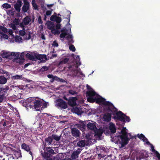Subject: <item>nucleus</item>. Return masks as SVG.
Segmentation results:
<instances>
[{
  "instance_id": "13d9d810",
  "label": "nucleus",
  "mask_w": 160,
  "mask_h": 160,
  "mask_svg": "<svg viewBox=\"0 0 160 160\" xmlns=\"http://www.w3.org/2000/svg\"><path fill=\"white\" fill-rule=\"evenodd\" d=\"M64 160H71V159L68 158H66L65 159H64Z\"/></svg>"
},
{
  "instance_id": "72a5a7b5",
  "label": "nucleus",
  "mask_w": 160,
  "mask_h": 160,
  "mask_svg": "<svg viewBox=\"0 0 160 160\" xmlns=\"http://www.w3.org/2000/svg\"><path fill=\"white\" fill-rule=\"evenodd\" d=\"M7 82V79L4 77L1 76L0 77V83L4 84Z\"/></svg>"
},
{
  "instance_id": "0eeeda50",
  "label": "nucleus",
  "mask_w": 160,
  "mask_h": 160,
  "mask_svg": "<svg viewBox=\"0 0 160 160\" xmlns=\"http://www.w3.org/2000/svg\"><path fill=\"white\" fill-rule=\"evenodd\" d=\"M110 106L115 111V113H116V116L114 117L115 119H117L121 121L125 122H129L130 121V119L129 117L123 114L121 111L118 112L116 108H115L113 106L111 105Z\"/></svg>"
},
{
  "instance_id": "9b49d317",
  "label": "nucleus",
  "mask_w": 160,
  "mask_h": 160,
  "mask_svg": "<svg viewBox=\"0 0 160 160\" xmlns=\"http://www.w3.org/2000/svg\"><path fill=\"white\" fill-rule=\"evenodd\" d=\"M87 141L84 140H81L79 141L77 144L78 146L80 147H82L85 146V145L91 144L92 141L94 140L92 138V135L88 134L86 136Z\"/></svg>"
},
{
  "instance_id": "aec40b11",
  "label": "nucleus",
  "mask_w": 160,
  "mask_h": 160,
  "mask_svg": "<svg viewBox=\"0 0 160 160\" xmlns=\"http://www.w3.org/2000/svg\"><path fill=\"white\" fill-rule=\"evenodd\" d=\"M81 149H78L76 151L73 152L72 155V159H75L78 158V155L81 152Z\"/></svg>"
},
{
  "instance_id": "cd10ccee",
  "label": "nucleus",
  "mask_w": 160,
  "mask_h": 160,
  "mask_svg": "<svg viewBox=\"0 0 160 160\" xmlns=\"http://www.w3.org/2000/svg\"><path fill=\"white\" fill-rule=\"evenodd\" d=\"M22 5V2L20 1H18L14 5V8L15 10H20V7Z\"/></svg>"
},
{
  "instance_id": "79ce46f5",
  "label": "nucleus",
  "mask_w": 160,
  "mask_h": 160,
  "mask_svg": "<svg viewBox=\"0 0 160 160\" xmlns=\"http://www.w3.org/2000/svg\"><path fill=\"white\" fill-rule=\"evenodd\" d=\"M43 156L45 158H46L47 160H50L49 157H50V154L48 153L45 152L43 154Z\"/></svg>"
},
{
  "instance_id": "58836bf2",
  "label": "nucleus",
  "mask_w": 160,
  "mask_h": 160,
  "mask_svg": "<svg viewBox=\"0 0 160 160\" xmlns=\"http://www.w3.org/2000/svg\"><path fill=\"white\" fill-rule=\"evenodd\" d=\"M24 60L18 57L14 60V62L19 63H22Z\"/></svg>"
},
{
  "instance_id": "6e6552de",
  "label": "nucleus",
  "mask_w": 160,
  "mask_h": 160,
  "mask_svg": "<svg viewBox=\"0 0 160 160\" xmlns=\"http://www.w3.org/2000/svg\"><path fill=\"white\" fill-rule=\"evenodd\" d=\"M46 25L47 28L50 30L52 33L55 34H58L60 33V32L58 29L60 28L61 25L60 24H58L55 26L52 22L48 21H47Z\"/></svg>"
},
{
  "instance_id": "5701e85b",
  "label": "nucleus",
  "mask_w": 160,
  "mask_h": 160,
  "mask_svg": "<svg viewBox=\"0 0 160 160\" xmlns=\"http://www.w3.org/2000/svg\"><path fill=\"white\" fill-rule=\"evenodd\" d=\"M22 148L23 149L27 152H29V153L31 155H32V152L31 151H30V148L29 146L26 144L24 143L22 144Z\"/></svg>"
},
{
  "instance_id": "f3484780",
  "label": "nucleus",
  "mask_w": 160,
  "mask_h": 160,
  "mask_svg": "<svg viewBox=\"0 0 160 160\" xmlns=\"http://www.w3.org/2000/svg\"><path fill=\"white\" fill-rule=\"evenodd\" d=\"M31 21L30 18L28 17H26L23 19L22 22L20 23L19 26L21 28H24V25L29 24Z\"/></svg>"
},
{
  "instance_id": "c03bdc74",
  "label": "nucleus",
  "mask_w": 160,
  "mask_h": 160,
  "mask_svg": "<svg viewBox=\"0 0 160 160\" xmlns=\"http://www.w3.org/2000/svg\"><path fill=\"white\" fill-rule=\"evenodd\" d=\"M5 98L6 96L4 95V94L0 95V102H2Z\"/></svg>"
},
{
  "instance_id": "e2e57ef3",
  "label": "nucleus",
  "mask_w": 160,
  "mask_h": 160,
  "mask_svg": "<svg viewBox=\"0 0 160 160\" xmlns=\"http://www.w3.org/2000/svg\"><path fill=\"white\" fill-rule=\"evenodd\" d=\"M41 27L42 28H43V27L42 26H41Z\"/></svg>"
},
{
  "instance_id": "4468645a",
  "label": "nucleus",
  "mask_w": 160,
  "mask_h": 160,
  "mask_svg": "<svg viewBox=\"0 0 160 160\" xmlns=\"http://www.w3.org/2000/svg\"><path fill=\"white\" fill-rule=\"evenodd\" d=\"M55 106L58 108L65 109L67 108L66 102L61 99H58L55 102Z\"/></svg>"
},
{
  "instance_id": "3c124183",
  "label": "nucleus",
  "mask_w": 160,
  "mask_h": 160,
  "mask_svg": "<svg viewBox=\"0 0 160 160\" xmlns=\"http://www.w3.org/2000/svg\"><path fill=\"white\" fill-rule=\"evenodd\" d=\"M51 14V11H47L46 12V15L47 16H50Z\"/></svg>"
},
{
  "instance_id": "f8f14e48",
  "label": "nucleus",
  "mask_w": 160,
  "mask_h": 160,
  "mask_svg": "<svg viewBox=\"0 0 160 160\" xmlns=\"http://www.w3.org/2000/svg\"><path fill=\"white\" fill-rule=\"evenodd\" d=\"M8 32L10 34V37H11V38H9V40L11 42H13L15 41L16 42H21L22 41V39L19 36H16L15 37V36L12 34L13 32L11 30H9L8 31Z\"/></svg>"
},
{
  "instance_id": "bf43d9fd",
  "label": "nucleus",
  "mask_w": 160,
  "mask_h": 160,
  "mask_svg": "<svg viewBox=\"0 0 160 160\" xmlns=\"http://www.w3.org/2000/svg\"><path fill=\"white\" fill-rule=\"evenodd\" d=\"M28 66V64H26L25 65V67H27Z\"/></svg>"
},
{
  "instance_id": "c9c22d12",
  "label": "nucleus",
  "mask_w": 160,
  "mask_h": 160,
  "mask_svg": "<svg viewBox=\"0 0 160 160\" xmlns=\"http://www.w3.org/2000/svg\"><path fill=\"white\" fill-rule=\"evenodd\" d=\"M32 5L33 7V9L35 10L37 9L38 10V6L35 2V0H32Z\"/></svg>"
},
{
  "instance_id": "4c0bfd02",
  "label": "nucleus",
  "mask_w": 160,
  "mask_h": 160,
  "mask_svg": "<svg viewBox=\"0 0 160 160\" xmlns=\"http://www.w3.org/2000/svg\"><path fill=\"white\" fill-rule=\"evenodd\" d=\"M46 151L48 152L50 154H55L54 151L50 148H47Z\"/></svg>"
},
{
  "instance_id": "c756f323",
  "label": "nucleus",
  "mask_w": 160,
  "mask_h": 160,
  "mask_svg": "<svg viewBox=\"0 0 160 160\" xmlns=\"http://www.w3.org/2000/svg\"><path fill=\"white\" fill-rule=\"evenodd\" d=\"M30 4L29 3L26 1L24 2V5L22 8V10H28L29 9Z\"/></svg>"
},
{
  "instance_id": "1a4fd4ad",
  "label": "nucleus",
  "mask_w": 160,
  "mask_h": 160,
  "mask_svg": "<svg viewBox=\"0 0 160 160\" xmlns=\"http://www.w3.org/2000/svg\"><path fill=\"white\" fill-rule=\"evenodd\" d=\"M61 32L60 35L61 38H65L67 39L69 42L71 43L73 42L72 37L70 34V28L68 30H67L66 28H64L62 30Z\"/></svg>"
},
{
  "instance_id": "052dcab7",
  "label": "nucleus",
  "mask_w": 160,
  "mask_h": 160,
  "mask_svg": "<svg viewBox=\"0 0 160 160\" xmlns=\"http://www.w3.org/2000/svg\"><path fill=\"white\" fill-rule=\"evenodd\" d=\"M64 99H66V100H67V99H66V98L65 97H64Z\"/></svg>"
},
{
  "instance_id": "f257e3e1",
  "label": "nucleus",
  "mask_w": 160,
  "mask_h": 160,
  "mask_svg": "<svg viewBox=\"0 0 160 160\" xmlns=\"http://www.w3.org/2000/svg\"><path fill=\"white\" fill-rule=\"evenodd\" d=\"M48 103L44 102L42 99L38 98H29L26 100H24L22 103L23 106L30 108L35 109L36 111L40 110V108L42 106V108H46Z\"/></svg>"
},
{
  "instance_id": "c85d7f7f",
  "label": "nucleus",
  "mask_w": 160,
  "mask_h": 160,
  "mask_svg": "<svg viewBox=\"0 0 160 160\" xmlns=\"http://www.w3.org/2000/svg\"><path fill=\"white\" fill-rule=\"evenodd\" d=\"M115 126L114 124L112 122L109 123V128L111 132L112 133H114L116 132Z\"/></svg>"
},
{
  "instance_id": "e433bc0d",
  "label": "nucleus",
  "mask_w": 160,
  "mask_h": 160,
  "mask_svg": "<svg viewBox=\"0 0 160 160\" xmlns=\"http://www.w3.org/2000/svg\"><path fill=\"white\" fill-rule=\"evenodd\" d=\"M22 78V75H16L14 76H12L11 77V78L12 79H19L21 78Z\"/></svg>"
},
{
  "instance_id": "7c9ffc66",
  "label": "nucleus",
  "mask_w": 160,
  "mask_h": 160,
  "mask_svg": "<svg viewBox=\"0 0 160 160\" xmlns=\"http://www.w3.org/2000/svg\"><path fill=\"white\" fill-rule=\"evenodd\" d=\"M29 86H30V85H21L19 86H15V87L16 88H18L20 89H26L27 88H29L30 87H29Z\"/></svg>"
},
{
  "instance_id": "ddd939ff",
  "label": "nucleus",
  "mask_w": 160,
  "mask_h": 160,
  "mask_svg": "<svg viewBox=\"0 0 160 160\" xmlns=\"http://www.w3.org/2000/svg\"><path fill=\"white\" fill-rule=\"evenodd\" d=\"M8 32L7 29L5 27L0 26V39L1 40L3 39H8V37L5 33Z\"/></svg>"
},
{
  "instance_id": "2f4dec72",
  "label": "nucleus",
  "mask_w": 160,
  "mask_h": 160,
  "mask_svg": "<svg viewBox=\"0 0 160 160\" xmlns=\"http://www.w3.org/2000/svg\"><path fill=\"white\" fill-rule=\"evenodd\" d=\"M48 77L50 78H52L54 80H55L57 81H60L61 82H63L62 79H60V78H58L56 77H54L53 75L51 74H49L48 75Z\"/></svg>"
},
{
  "instance_id": "f03ea898",
  "label": "nucleus",
  "mask_w": 160,
  "mask_h": 160,
  "mask_svg": "<svg viewBox=\"0 0 160 160\" xmlns=\"http://www.w3.org/2000/svg\"><path fill=\"white\" fill-rule=\"evenodd\" d=\"M128 131L126 128H123L120 132V135L115 136L113 138L114 142L117 143L120 148L124 147L128 142L129 139Z\"/></svg>"
},
{
  "instance_id": "a211bd4d",
  "label": "nucleus",
  "mask_w": 160,
  "mask_h": 160,
  "mask_svg": "<svg viewBox=\"0 0 160 160\" xmlns=\"http://www.w3.org/2000/svg\"><path fill=\"white\" fill-rule=\"evenodd\" d=\"M11 52L7 51H2L1 53V55L3 58H7L9 59H11Z\"/></svg>"
},
{
  "instance_id": "4be33fe9",
  "label": "nucleus",
  "mask_w": 160,
  "mask_h": 160,
  "mask_svg": "<svg viewBox=\"0 0 160 160\" xmlns=\"http://www.w3.org/2000/svg\"><path fill=\"white\" fill-rule=\"evenodd\" d=\"M77 98L75 97H72L68 100V104L71 106H74L76 105Z\"/></svg>"
},
{
  "instance_id": "393cba45",
  "label": "nucleus",
  "mask_w": 160,
  "mask_h": 160,
  "mask_svg": "<svg viewBox=\"0 0 160 160\" xmlns=\"http://www.w3.org/2000/svg\"><path fill=\"white\" fill-rule=\"evenodd\" d=\"M9 89V87L7 86H5L4 88H1L0 89L1 93L2 94H4L5 96V94L8 91Z\"/></svg>"
},
{
  "instance_id": "de8ad7c7",
  "label": "nucleus",
  "mask_w": 160,
  "mask_h": 160,
  "mask_svg": "<svg viewBox=\"0 0 160 160\" xmlns=\"http://www.w3.org/2000/svg\"><path fill=\"white\" fill-rule=\"evenodd\" d=\"M52 45L54 47H57L58 46V42L55 41L53 42Z\"/></svg>"
},
{
  "instance_id": "423d86ee",
  "label": "nucleus",
  "mask_w": 160,
  "mask_h": 160,
  "mask_svg": "<svg viewBox=\"0 0 160 160\" xmlns=\"http://www.w3.org/2000/svg\"><path fill=\"white\" fill-rule=\"evenodd\" d=\"M87 127L88 128L94 131L95 132L94 136L97 135L98 136L100 137L102 135L103 132L105 131L104 128L103 130L102 128H100L97 130L95 122L92 121L89 122L87 123Z\"/></svg>"
},
{
  "instance_id": "a18cd8bd",
  "label": "nucleus",
  "mask_w": 160,
  "mask_h": 160,
  "mask_svg": "<svg viewBox=\"0 0 160 160\" xmlns=\"http://www.w3.org/2000/svg\"><path fill=\"white\" fill-rule=\"evenodd\" d=\"M68 59L67 58H66L63 60L61 61L60 62L59 64L61 65L62 64H65L67 62H68Z\"/></svg>"
},
{
  "instance_id": "338daca9",
  "label": "nucleus",
  "mask_w": 160,
  "mask_h": 160,
  "mask_svg": "<svg viewBox=\"0 0 160 160\" xmlns=\"http://www.w3.org/2000/svg\"><path fill=\"white\" fill-rule=\"evenodd\" d=\"M88 121H87V122H86V123H88Z\"/></svg>"
},
{
  "instance_id": "f704fd0d",
  "label": "nucleus",
  "mask_w": 160,
  "mask_h": 160,
  "mask_svg": "<svg viewBox=\"0 0 160 160\" xmlns=\"http://www.w3.org/2000/svg\"><path fill=\"white\" fill-rule=\"evenodd\" d=\"M46 142L48 144L50 145L52 144V142L53 139L52 137H49L48 138L46 139Z\"/></svg>"
},
{
  "instance_id": "a878e982",
  "label": "nucleus",
  "mask_w": 160,
  "mask_h": 160,
  "mask_svg": "<svg viewBox=\"0 0 160 160\" xmlns=\"http://www.w3.org/2000/svg\"><path fill=\"white\" fill-rule=\"evenodd\" d=\"M12 54L11 55V59H14V60L19 57L20 55V53L11 52Z\"/></svg>"
},
{
  "instance_id": "dca6fc26",
  "label": "nucleus",
  "mask_w": 160,
  "mask_h": 160,
  "mask_svg": "<svg viewBox=\"0 0 160 160\" xmlns=\"http://www.w3.org/2000/svg\"><path fill=\"white\" fill-rule=\"evenodd\" d=\"M19 21L18 19L15 18L14 19L13 22L12 23H11L10 25V27L12 28L15 31V32H17L18 31L17 28L18 27H16L17 26L19 25Z\"/></svg>"
},
{
  "instance_id": "09e8293b",
  "label": "nucleus",
  "mask_w": 160,
  "mask_h": 160,
  "mask_svg": "<svg viewBox=\"0 0 160 160\" xmlns=\"http://www.w3.org/2000/svg\"><path fill=\"white\" fill-rule=\"evenodd\" d=\"M69 92L70 94L72 95H74L77 94V92L75 91L72 90H69Z\"/></svg>"
},
{
  "instance_id": "49530a36",
  "label": "nucleus",
  "mask_w": 160,
  "mask_h": 160,
  "mask_svg": "<svg viewBox=\"0 0 160 160\" xmlns=\"http://www.w3.org/2000/svg\"><path fill=\"white\" fill-rule=\"evenodd\" d=\"M69 49L73 52H74L75 50V48L73 45H70L69 47Z\"/></svg>"
},
{
  "instance_id": "6e6d98bb",
  "label": "nucleus",
  "mask_w": 160,
  "mask_h": 160,
  "mask_svg": "<svg viewBox=\"0 0 160 160\" xmlns=\"http://www.w3.org/2000/svg\"><path fill=\"white\" fill-rule=\"evenodd\" d=\"M41 38L43 40H45V36L43 35H42Z\"/></svg>"
},
{
  "instance_id": "603ef678",
  "label": "nucleus",
  "mask_w": 160,
  "mask_h": 160,
  "mask_svg": "<svg viewBox=\"0 0 160 160\" xmlns=\"http://www.w3.org/2000/svg\"><path fill=\"white\" fill-rule=\"evenodd\" d=\"M19 58L23 59V60H24V54L23 53H22L21 54Z\"/></svg>"
},
{
  "instance_id": "39448f33",
  "label": "nucleus",
  "mask_w": 160,
  "mask_h": 160,
  "mask_svg": "<svg viewBox=\"0 0 160 160\" xmlns=\"http://www.w3.org/2000/svg\"><path fill=\"white\" fill-rule=\"evenodd\" d=\"M106 102L108 103L103 104L100 103H98L100 104H102L105 106L107 108H108V112L107 113H104L101 116V118L103 120L106 122H109L111 119V115L112 114L115 115H116V113H115V111L110 106H113L111 103L108 102Z\"/></svg>"
},
{
  "instance_id": "0e129e2a",
  "label": "nucleus",
  "mask_w": 160,
  "mask_h": 160,
  "mask_svg": "<svg viewBox=\"0 0 160 160\" xmlns=\"http://www.w3.org/2000/svg\"><path fill=\"white\" fill-rule=\"evenodd\" d=\"M25 11V12H26L27 11L25 10V11Z\"/></svg>"
},
{
  "instance_id": "4d7b16f0",
  "label": "nucleus",
  "mask_w": 160,
  "mask_h": 160,
  "mask_svg": "<svg viewBox=\"0 0 160 160\" xmlns=\"http://www.w3.org/2000/svg\"><path fill=\"white\" fill-rule=\"evenodd\" d=\"M144 156L143 155H141L140 156V158H144Z\"/></svg>"
},
{
  "instance_id": "20e7f679",
  "label": "nucleus",
  "mask_w": 160,
  "mask_h": 160,
  "mask_svg": "<svg viewBox=\"0 0 160 160\" xmlns=\"http://www.w3.org/2000/svg\"><path fill=\"white\" fill-rule=\"evenodd\" d=\"M76 62H72L69 65L68 68L70 71L73 72V75L75 76H79L81 75H83V74L80 68H78V66L81 65L79 56L76 57Z\"/></svg>"
},
{
  "instance_id": "8fccbe9b",
  "label": "nucleus",
  "mask_w": 160,
  "mask_h": 160,
  "mask_svg": "<svg viewBox=\"0 0 160 160\" xmlns=\"http://www.w3.org/2000/svg\"><path fill=\"white\" fill-rule=\"evenodd\" d=\"M48 68L46 66H44V67H42L41 68V70L42 71H44L47 70H48Z\"/></svg>"
},
{
  "instance_id": "bb28decb",
  "label": "nucleus",
  "mask_w": 160,
  "mask_h": 160,
  "mask_svg": "<svg viewBox=\"0 0 160 160\" xmlns=\"http://www.w3.org/2000/svg\"><path fill=\"white\" fill-rule=\"evenodd\" d=\"M77 127L82 131H83L85 128V125L83 121L77 125Z\"/></svg>"
},
{
  "instance_id": "69168bd1",
  "label": "nucleus",
  "mask_w": 160,
  "mask_h": 160,
  "mask_svg": "<svg viewBox=\"0 0 160 160\" xmlns=\"http://www.w3.org/2000/svg\"><path fill=\"white\" fill-rule=\"evenodd\" d=\"M88 121H87V122H86V123H88Z\"/></svg>"
},
{
  "instance_id": "6ab92c4d",
  "label": "nucleus",
  "mask_w": 160,
  "mask_h": 160,
  "mask_svg": "<svg viewBox=\"0 0 160 160\" xmlns=\"http://www.w3.org/2000/svg\"><path fill=\"white\" fill-rule=\"evenodd\" d=\"M55 15H53L51 17L50 19L52 21H56L57 23H60L62 20L61 18L59 17L56 16V14Z\"/></svg>"
},
{
  "instance_id": "a19ab883",
  "label": "nucleus",
  "mask_w": 160,
  "mask_h": 160,
  "mask_svg": "<svg viewBox=\"0 0 160 160\" xmlns=\"http://www.w3.org/2000/svg\"><path fill=\"white\" fill-rule=\"evenodd\" d=\"M52 139H53L57 141H58L60 139V138L59 136L55 135H53L52 136Z\"/></svg>"
},
{
  "instance_id": "7ed1b4c3",
  "label": "nucleus",
  "mask_w": 160,
  "mask_h": 160,
  "mask_svg": "<svg viewBox=\"0 0 160 160\" xmlns=\"http://www.w3.org/2000/svg\"><path fill=\"white\" fill-rule=\"evenodd\" d=\"M88 89L89 90L87 92L86 96H88L87 100L88 101L93 102L96 101L97 103H100L103 104L108 103L106 102L105 99L99 96L88 85L86 86Z\"/></svg>"
},
{
  "instance_id": "680f3d73",
  "label": "nucleus",
  "mask_w": 160,
  "mask_h": 160,
  "mask_svg": "<svg viewBox=\"0 0 160 160\" xmlns=\"http://www.w3.org/2000/svg\"><path fill=\"white\" fill-rule=\"evenodd\" d=\"M5 125H6V124H5V123H4V124H3V126H5Z\"/></svg>"
},
{
  "instance_id": "ea45409f",
  "label": "nucleus",
  "mask_w": 160,
  "mask_h": 160,
  "mask_svg": "<svg viewBox=\"0 0 160 160\" xmlns=\"http://www.w3.org/2000/svg\"><path fill=\"white\" fill-rule=\"evenodd\" d=\"M2 7L3 8L7 9L10 8L11 7V6L10 4L6 3L3 4L2 5Z\"/></svg>"
},
{
  "instance_id": "412c9836",
  "label": "nucleus",
  "mask_w": 160,
  "mask_h": 160,
  "mask_svg": "<svg viewBox=\"0 0 160 160\" xmlns=\"http://www.w3.org/2000/svg\"><path fill=\"white\" fill-rule=\"evenodd\" d=\"M72 133L74 137H79L80 134L79 131L76 128H73L72 129Z\"/></svg>"
},
{
  "instance_id": "774afa93",
  "label": "nucleus",
  "mask_w": 160,
  "mask_h": 160,
  "mask_svg": "<svg viewBox=\"0 0 160 160\" xmlns=\"http://www.w3.org/2000/svg\"><path fill=\"white\" fill-rule=\"evenodd\" d=\"M93 72V71L92 72V73Z\"/></svg>"
},
{
  "instance_id": "473e14b6",
  "label": "nucleus",
  "mask_w": 160,
  "mask_h": 160,
  "mask_svg": "<svg viewBox=\"0 0 160 160\" xmlns=\"http://www.w3.org/2000/svg\"><path fill=\"white\" fill-rule=\"evenodd\" d=\"M39 59L42 62H45L47 60V59L46 55H40L39 56Z\"/></svg>"
},
{
  "instance_id": "864d4df0",
  "label": "nucleus",
  "mask_w": 160,
  "mask_h": 160,
  "mask_svg": "<svg viewBox=\"0 0 160 160\" xmlns=\"http://www.w3.org/2000/svg\"><path fill=\"white\" fill-rule=\"evenodd\" d=\"M53 5V4H50L47 5V6L48 9H50V8Z\"/></svg>"
},
{
  "instance_id": "5fc2aeb1",
  "label": "nucleus",
  "mask_w": 160,
  "mask_h": 160,
  "mask_svg": "<svg viewBox=\"0 0 160 160\" xmlns=\"http://www.w3.org/2000/svg\"><path fill=\"white\" fill-rule=\"evenodd\" d=\"M57 56V55L55 54H53L52 55V57H51V58H52L53 57H56Z\"/></svg>"
},
{
  "instance_id": "2eb2a0df",
  "label": "nucleus",
  "mask_w": 160,
  "mask_h": 160,
  "mask_svg": "<svg viewBox=\"0 0 160 160\" xmlns=\"http://www.w3.org/2000/svg\"><path fill=\"white\" fill-rule=\"evenodd\" d=\"M22 28V30H19V29H17L18 31L17 32H15V33H17L18 32H19L20 35L24 36V38L25 39L28 40L30 39L31 37L30 33H26L25 31L24 28Z\"/></svg>"
},
{
  "instance_id": "37998d69",
  "label": "nucleus",
  "mask_w": 160,
  "mask_h": 160,
  "mask_svg": "<svg viewBox=\"0 0 160 160\" xmlns=\"http://www.w3.org/2000/svg\"><path fill=\"white\" fill-rule=\"evenodd\" d=\"M62 153H59L58 156H57L54 158L53 160H61L60 158H62Z\"/></svg>"
},
{
  "instance_id": "b1692460",
  "label": "nucleus",
  "mask_w": 160,
  "mask_h": 160,
  "mask_svg": "<svg viewBox=\"0 0 160 160\" xmlns=\"http://www.w3.org/2000/svg\"><path fill=\"white\" fill-rule=\"evenodd\" d=\"M26 56L29 59L32 60H35L36 59V56L33 54H31L28 53L26 55Z\"/></svg>"
},
{
  "instance_id": "9d476101",
  "label": "nucleus",
  "mask_w": 160,
  "mask_h": 160,
  "mask_svg": "<svg viewBox=\"0 0 160 160\" xmlns=\"http://www.w3.org/2000/svg\"><path fill=\"white\" fill-rule=\"evenodd\" d=\"M137 137L142 140L144 143H145L147 145H150L151 146V148L152 149V152H153L156 155L157 157L160 160V154L157 151L154 150V147L148 141L147 139L145 137V136L142 134H138L137 135Z\"/></svg>"
}]
</instances>
